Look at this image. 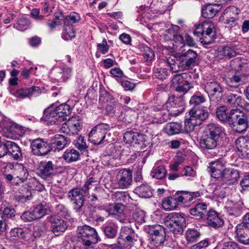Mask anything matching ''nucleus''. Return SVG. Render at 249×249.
Returning <instances> with one entry per match:
<instances>
[{"label": "nucleus", "instance_id": "37", "mask_svg": "<svg viewBox=\"0 0 249 249\" xmlns=\"http://www.w3.org/2000/svg\"><path fill=\"white\" fill-rule=\"evenodd\" d=\"M9 146L8 154L11 155L15 160H18L22 157L21 149L17 143L10 141Z\"/></svg>", "mask_w": 249, "mask_h": 249}, {"label": "nucleus", "instance_id": "2", "mask_svg": "<svg viewBox=\"0 0 249 249\" xmlns=\"http://www.w3.org/2000/svg\"><path fill=\"white\" fill-rule=\"evenodd\" d=\"M166 229L172 232L175 237L181 235L183 227L186 226V219L181 214L172 213L168 214L164 221Z\"/></svg>", "mask_w": 249, "mask_h": 249}, {"label": "nucleus", "instance_id": "31", "mask_svg": "<svg viewBox=\"0 0 249 249\" xmlns=\"http://www.w3.org/2000/svg\"><path fill=\"white\" fill-rule=\"evenodd\" d=\"M214 26L213 24L208 22H203V29H204V42L205 44H210L213 40V37L215 36V32L213 31Z\"/></svg>", "mask_w": 249, "mask_h": 249}, {"label": "nucleus", "instance_id": "32", "mask_svg": "<svg viewBox=\"0 0 249 249\" xmlns=\"http://www.w3.org/2000/svg\"><path fill=\"white\" fill-rule=\"evenodd\" d=\"M105 236L109 239L114 238L117 234L118 226L114 223H109L102 227Z\"/></svg>", "mask_w": 249, "mask_h": 249}, {"label": "nucleus", "instance_id": "35", "mask_svg": "<svg viewBox=\"0 0 249 249\" xmlns=\"http://www.w3.org/2000/svg\"><path fill=\"white\" fill-rule=\"evenodd\" d=\"M133 144L143 149L149 144L148 137L145 134L136 132Z\"/></svg>", "mask_w": 249, "mask_h": 249}, {"label": "nucleus", "instance_id": "19", "mask_svg": "<svg viewBox=\"0 0 249 249\" xmlns=\"http://www.w3.org/2000/svg\"><path fill=\"white\" fill-rule=\"evenodd\" d=\"M203 133L220 140L223 133V129L218 124L211 123L207 125Z\"/></svg>", "mask_w": 249, "mask_h": 249}, {"label": "nucleus", "instance_id": "42", "mask_svg": "<svg viewBox=\"0 0 249 249\" xmlns=\"http://www.w3.org/2000/svg\"><path fill=\"white\" fill-rule=\"evenodd\" d=\"M200 236V232L195 229H189L185 232V238L188 243L196 242Z\"/></svg>", "mask_w": 249, "mask_h": 249}, {"label": "nucleus", "instance_id": "54", "mask_svg": "<svg viewBox=\"0 0 249 249\" xmlns=\"http://www.w3.org/2000/svg\"><path fill=\"white\" fill-rule=\"evenodd\" d=\"M162 207L165 210H172L176 208L177 204L172 196L165 198L162 202Z\"/></svg>", "mask_w": 249, "mask_h": 249}, {"label": "nucleus", "instance_id": "8", "mask_svg": "<svg viewBox=\"0 0 249 249\" xmlns=\"http://www.w3.org/2000/svg\"><path fill=\"white\" fill-rule=\"evenodd\" d=\"M30 147L32 153L37 156H43L52 151L50 141H45L38 138L34 140L31 143Z\"/></svg>", "mask_w": 249, "mask_h": 249}, {"label": "nucleus", "instance_id": "27", "mask_svg": "<svg viewBox=\"0 0 249 249\" xmlns=\"http://www.w3.org/2000/svg\"><path fill=\"white\" fill-rule=\"evenodd\" d=\"M239 177V173L237 170L232 168H226L223 170L222 179L223 181L231 184L237 182Z\"/></svg>", "mask_w": 249, "mask_h": 249}, {"label": "nucleus", "instance_id": "26", "mask_svg": "<svg viewBox=\"0 0 249 249\" xmlns=\"http://www.w3.org/2000/svg\"><path fill=\"white\" fill-rule=\"evenodd\" d=\"M189 115H191L201 124L203 121L209 117V113L206 107L201 108H193L189 111Z\"/></svg>", "mask_w": 249, "mask_h": 249}, {"label": "nucleus", "instance_id": "1", "mask_svg": "<svg viewBox=\"0 0 249 249\" xmlns=\"http://www.w3.org/2000/svg\"><path fill=\"white\" fill-rule=\"evenodd\" d=\"M228 124L234 131L242 133L249 128V115L239 109H232L230 111Z\"/></svg>", "mask_w": 249, "mask_h": 249}, {"label": "nucleus", "instance_id": "64", "mask_svg": "<svg viewBox=\"0 0 249 249\" xmlns=\"http://www.w3.org/2000/svg\"><path fill=\"white\" fill-rule=\"evenodd\" d=\"M135 133L132 131L125 132L124 135V141L126 143L133 144Z\"/></svg>", "mask_w": 249, "mask_h": 249}, {"label": "nucleus", "instance_id": "33", "mask_svg": "<svg viewBox=\"0 0 249 249\" xmlns=\"http://www.w3.org/2000/svg\"><path fill=\"white\" fill-rule=\"evenodd\" d=\"M218 6L216 5L207 4L202 9V16L205 18H213L218 12Z\"/></svg>", "mask_w": 249, "mask_h": 249}, {"label": "nucleus", "instance_id": "55", "mask_svg": "<svg viewBox=\"0 0 249 249\" xmlns=\"http://www.w3.org/2000/svg\"><path fill=\"white\" fill-rule=\"evenodd\" d=\"M166 170L164 166H159L152 172V177L156 179H162L166 175Z\"/></svg>", "mask_w": 249, "mask_h": 249}, {"label": "nucleus", "instance_id": "50", "mask_svg": "<svg viewBox=\"0 0 249 249\" xmlns=\"http://www.w3.org/2000/svg\"><path fill=\"white\" fill-rule=\"evenodd\" d=\"M64 33L62 36L63 39L68 40L69 38L67 37V36L71 38L75 37V32L72 25L67 24L66 23L64 24Z\"/></svg>", "mask_w": 249, "mask_h": 249}, {"label": "nucleus", "instance_id": "21", "mask_svg": "<svg viewBox=\"0 0 249 249\" xmlns=\"http://www.w3.org/2000/svg\"><path fill=\"white\" fill-rule=\"evenodd\" d=\"M41 93L40 89L38 87L32 86L28 88H21L17 91V96L25 98L31 96H37Z\"/></svg>", "mask_w": 249, "mask_h": 249}, {"label": "nucleus", "instance_id": "25", "mask_svg": "<svg viewBox=\"0 0 249 249\" xmlns=\"http://www.w3.org/2000/svg\"><path fill=\"white\" fill-rule=\"evenodd\" d=\"M207 213V205L205 203H198L195 207L190 209V214L199 219L205 218Z\"/></svg>", "mask_w": 249, "mask_h": 249}, {"label": "nucleus", "instance_id": "4", "mask_svg": "<svg viewBox=\"0 0 249 249\" xmlns=\"http://www.w3.org/2000/svg\"><path fill=\"white\" fill-rule=\"evenodd\" d=\"M220 140L203 133L199 144L203 153L208 158L216 156L218 152V145Z\"/></svg>", "mask_w": 249, "mask_h": 249}, {"label": "nucleus", "instance_id": "49", "mask_svg": "<svg viewBox=\"0 0 249 249\" xmlns=\"http://www.w3.org/2000/svg\"><path fill=\"white\" fill-rule=\"evenodd\" d=\"M205 101L206 98L200 92H197L191 97L189 103L190 105L193 106V108H196V106Z\"/></svg>", "mask_w": 249, "mask_h": 249}, {"label": "nucleus", "instance_id": "43", "mask_svg": "<svg viewBox=\"0 0 249 249\" xmlns=\"http://www.w3.org/2000/svg\"><path fill=\"white\" fill-rule=\"evenodd\" d=\"M189 115V118L185 119L184 121V129L185 131L188 133L192 132L195 126L200 125L194 117L191 115Z\"/></svg>", "mask_w": 249, "mask_h": 249}, {"label": "nucleus", "instance_id": "9", "mask_svg": "<svg viewBox=\"0 0 249 249\" xmlns=\"http://www.w3.org/2000/svg\"><path fill=\"white\" fill-rule=\"evenodd\" d=\"M171 116H178L184 110V101L182 97L170 96L166 104Z\"/></svg>", "mask_w": 249, "mask_h": 249}, {"label": "nucleus", "instance_id": "62", "mask_svg": "<svg viewBox=\"0 0 249 249\" xmlns=\"http://www.w3.org/2000/svg\"><path fill=\"white\" fill-rule=\"evenodd\" d=\"M55 213L60 217H65L69 215L68 209L63 204H58L56 206Z\"/></svg>", "mask_w": 249, "mask_h": 249}, {"label": "nucleus", "instance_id": "48", "mask_svg": "<svg viewBox=\"0 0 249 249\" xmlns=\"http://www.w3.org/2000/svg\"><path fill=\"white\" fill-rule=\"evenodd\" d=\"M189 73L177 74L175 75L172 79V84L175 86H179L184 83V82L188 79V77H190Z\"/></svg>", "mask_w": 249, "mask_h": 249}, {"label": "nucleus", "instance_id": "30", "mask_svg": "<svg viewBox=\"0 0 249 249\" xmlns=\"http://www.w3.org/2000/svg\"><path fill=\"white\" fill-rule=\"evenodd\" d=\"M55 109L60 123L67 119L66 117L71 114L72 108L70 106L64 103L58 106L55 105Z\"/></svg>", "mask_w": 249, "mask_h": 249}, {"label": "nucleus", "instance_id": "7", "mask_svg": "<svg viewBox=\"0 0 249 249\" xmlns=\"http://www.w3.org/2000/svg\"><path fill=\"white\" fill-rule=\"evenodd\" d=\"M109 126L107 124L101 123L94 127L89 134V141L94 144H100L106 137Z\"/></svg>", "mask_w": 249, "mask_h": 249}, {"label": "nucleus", "instance_id": "58", "mask_svg": "<svg viewBox=\"0 0 249 249\" xmlns=\"http://www.w3.org/2000/svg\"><path fill=\"white\" fill-rule=\"evenodd\" d=\"M10 141H0V158L3 157L8 154Z\"/></svg>", "mask_w": 249, "mask_h": 249}, {"label": "nucleus", "instance_id": "38", "mask_svg": "<svg viewBox=\"0 0 249 249\" xmlns=\"http://www.w3.org/2000/svg\"><path fill=\"white\" fill-rule=\"evenodd\" d=\"M219 55L223 56L228 58H231L236 55L234 49L229 45L220 46L217 50Z\"/></svg>", "mask_w": 249, "mask_h": 249}, {"label": "nucleus", "instance_id": "47", "mask_svg": "<svg viewBox=\"0 0 249 249\" xmlns=\"http://www.w3.org/2000/svg\"><path fill=\"white\" fill-rule=\"evenodd\" d=\"M27 184L31 191L32 190H36L41 192L45 189L44 185L41 184L36 178H34L29 179Z\"/></svg>", "mask_w": 249, "mask_h": 249}, {"label": "nucleus", "instance_id": "63", "mask_svg": "<svg viewBox=\"0 0 249 249\" xmlns=\"http://www.w3.org/2000/svg\"><path fill=\"white\" fill-rule=\"evenodd\" d=\"M133 218L138 223L142 224L145 222V213L142 210L136 211L133 215Z\"/></svg>", "mask_w": 249, "mask_h": 249}, {"label": "nucleus", "instance_id": "16", "mask_svg": "<svg viewBox=\"0 0 249 249\" xmlns=\"http://www.w3.org/2000/svg\"><path fill=\"white\" fill-rule=\"evenodd\" d=\"M70 142V139L62 135L56 134L50 141L52 151L62 150Z\"/></svg>", "mask_w": 249, "mask_h": 249}, {"label": "nucleus", "instance_id": "34", "mask_svg": "<svg viewBox=\"0 0 249 249\" xmlns=\"http://www.w3.org/2000/svg\"><path fill=\"white\" fill-rule=\"evenodd\" d=\"M154 110L155 113L154 114L155 117L159 119L160 122H167L169 118V115L170 113L168 111V108H165L163 107H155Z\"/></svg>", "mask_w": 249, "mask_h": 249}, {"label": "nucleus", "instance_id": "44", "mask_svg": "<svg viewBox=\"0 0 249 249\" xmlns=\"http://www.w3.org/2000/svg\"><path fill=\"white\" fill-rule=\"evenodd\" d=\"M181 126L180 124L173 123L166 124L164 130L165 132L170 136L179 134L181 132Z\"/></svg>", "mask_w": 249, "mask_h": 249}, {"label": "nucleus", "instance_id": "36", "mask_svg": "<svg viewBox=\"0 0 249 249\" xmlns=\"http://www.w3.org/2000/svg\"><path fill=\"white\" fill-rule=\"evenodd\" d=\"M49 209V206L45 202L37 204L33 209L36 217L37 219L42 218L47 213Z\"/></svg>", "mask_w": 249, "mask_h": 249}, {"label": "nucleus", "instance_id": "14", "mask_svg": "<svg viewBox=\"0 0 249 249\" xmlns=\"http://www.w3.org/2000/svg\"><path fill=\"white\" fill-rule=\"evenodd\" d=\"M116 179L119 188L126 189L132 182V172L130 169H121L117 174Z\"/></svg>", "mask_w": 249, "mask_h": 249}, {"label": "nucleus", "instance_id": "24", "mask_svg": "<svg viewBox=\"0 0 249 249\" xmlns=\"http://www.w3.org/2000/svg\"><path fill=\"white\" fill-rule=\"evenodd\" d=\"M120 238L127 244L133 243L135 240L136 234L134 230L131 228L127 226L122 227L120 233Z\"/></svg>", "mask_w": 249, "mask_h": 249}, {"label": "nucleus", "instance_id": "57", "mask_svg": "<svg viewBox=\"0 0 249 249\" xmlns=\"http://www.w3.org/2000/svg\"><path fill=\"white\" fill-rule=\"evenodd\" d=\"M68 126L70 129V135L71 134H77L80 129V123L76 121V122L73 123L72 120H69L68 121Z\"/></svg>", "mask_w": 249, "mask_h": 249}, {"label": "nucleus", "instance_id": "60", "mask_svg": "<svg viewBox=\"0 0 249 249\" xmlns=\"http://www.w3.org/2000/svg\"><path fill=\"white\" fill-rule=\"evenodd\" d=\"M17 28L18 30L22 31L26 29L30 24L29 20L27 18H21L17 21Z\"/></svg>", "mask_w": 249, "mask_h": 249}, {"label": "nucleus", "instance_id": "13", "mask_svg": "<svg viewBox=\"0 0 249 249\" xmlns=\"http://www.w3.org/2000/svg\"><path fill=\"white\" fill-rule=\"evenodd\" d=\"M49 222L50 230L55 236L62 234L68 228L67 222L55 215L50 216L49 217Z\"/></svg>", "mask_w": 249, "mask_h": 249}, {"label": "nucleus", "instance_id": "40", "mask_svg": "<svg viewBox=\"0 0 249 249\" xmlns=\"http://www.w3.org/2000/svg\"><path fill=\"white\" fill-rule=\"evenodd\" d=\"M79 157V152L74 149H67L63 155V159L68 162L77 161Z\"/></svg>", "mask_w": 249, "mask_h": 249}, {"label": "nucleus", "instance_id": "29", "mask_svg": "<svg viewBox=\"0 0 249 249\" xmlns=\"http://www.w3.org/2000/svg\"><path fill=\"white\" fill-rule=\"evenodd\" d=\"M134 192L141 197L150 198L153 196V189L145 182L138 186Z\"/></svg>", "mask_w": 249, "mask_h": 249}, {"label": "nucleus", "instance_id": "46", "mask_svg": "<svg viewBox=\"0 0 249 249\" xmlns=\"http://www.w3.org/2000/svg\"><path fill=\"white\" fill-rule=\"evenodd\" d=\"M85 196L86 195L84 194L80 188L72 189L69 191L68 194V198L71 201L75 199L79 200V199L85 198L84 196Z\"/></svg>", "mask_w": 249, "mask_h": 249}, {"label": "nucleus", "instance_id": "20", "mask_svg": "<svg viewBox=\"0 0 249 249\" xmlns=\"http://www.w3.org/2000/svg\"><path fill=\"white\" fill-rule=\"evenodd\" d=\"M223 167L224 164L220 160L212 161L209 163L208 171L211 174L212 177L219 178L222 177Z\"/></svg>", "mask_w": 249, "mask_h": 249}, {"label": "nucleus", "instance_id": "22", "mask_svg": "<svg viewBox=\"0 0 249 249\" xmlns=\"http://www.w3.org/2000/svg\"><path fill=\"white\" fill-rule=\"evenodd\" d=\"M179 27L177 25H172V27L166 30L164 34V38L166 40H174L178 42L182 41V35L178 34Z\"/></svg>", "mask_w": 249, "mask_h": 249}, {"label": "nucleus", "instance_id": "61", "mask_svg": "<svg viewBox=\"0 0 249 249\" xmlns=\"http://www.w3.org/2000/svg\"><path fill=\"white\" fill-rule=\"evenodd\" d=\"M192 88H193V86L191 85V83L189 82L187 79L184 82V83L179 86H177L176 88V90L178 92L185 93Z\"/></svg>", "mask_w": 249, "mask_h": 249}, {"label": "nucleus", "instance_id": "3", "mask_svg": "<svg viewBox=\"0 0 249 249\" xmlns=\"http://www.w3.org/2000/svg\"><path fill=\"white\" fill-rule=\"evenodd\" d=\"M77 238L84 245L89 247L97 243L98 236L96 230L87 225L78 227Z\"/></svg>", "mask_w": 249, "mask_h": 249}, {"label": "nucleus", "instance_id": "11", "mask_svg": "<svg viewBox=\"0 0 249 249\" xmlns=\"http://www.w3.org/2000/svg\"><path fill=\"white\" fill-rule=\"evenodd\" d=\"M240 10L234 6L227 7L224 11L222 17L224 24L228 28H232L238 25L239 18L238 15Z\"/></svg>", "mask_w": 249, "mask_h": 249}, {"label": "nucleus", "instance_id": "18", "mask_svg": "<svg viewBox=\"0 0 249 249\" xmlns=\"http://www.w3.org/2000/svg\"><path fill=\"white\" fill-rule=\"evenodd\" d=\"M236 233L238 241L246 245L249 239V226L245 223L238 224L236 227Z\"/></svg>", "mask_w": 249, "mask_h": 249}, {"label": "nucleus", "instance_id": "15", "mask_svg": "<svg viewBox=\"0 0 249 249\" xmlns=\"http://www.w3.org/2000/svg\"><path fill=\"white\" fill-rule=\"evenodd\" d=\"M41 119L47 124H60L54 104H53L45 109Z\"/></svg>", "mask_w": 249, "mask_h": 249}, {"label": "nucleus", "instance_id": "23", "mask_svg": "<svg viewBox=\"0 0 249 249\" xmlns=\"http://www.w3.org/2000/svg\"><path fill=\"white\" fill-rule=\"evenodd\" d=\"M11 233L14 237H18L24 240L28 241L35 238L33 233L26 228H14L11 231Z\"/></svg>", "mask_w": 249, "mask_h": 249}, {"label": "nucleus", "instance_id": "5", "mask_svg": "<svg viewBox=\"0 0 249 249\" xmlns=\"http://www.w3.org/2000/svg\"><path fill=\"white\" fill-rule=\"evenodd\" d=\"M178 60L181 70H189L198 64V54L193 50L189 49L178 55Z\"/></svg>", "mask_w": 249, "mask_h": 249}, {"label": "nucleus", "instance_id": "10", "mask_svg": "<svg viewBox=\"0 0 249 249\" xmlns=\"http://www.w3.org/2000/svg\"><path fill=\"white\" fill-rule=\"evenodd\" d=\"M146 230H147L149 238L155 246H159L163 244L165 240V231L163 227L156 225Z\"/></svg>", "mask_w": 249, "mask_h": 249}, {"label": "nucleus", "instance_id": "51", "mask_svg": "<svg viewBox=\"0 0 249 249\" xmlns=\"http://www.w3.org/2000/svg\"><path fill=\"white\" fill-rule=\"evenodd\" d=\"M96 183L97 181L95 179V178L91 177L85 182L83 186L80 189L84 194L87 196L89 194V190L91 188L95 187V186L97 185Z\"/></svg>", "mask_w": 249, "mask_h": 249}, {"label": "nucleus", "instance_id": "28", "mask_svg": "<svg viewBox=\"0 0 249 249\" xmlns=\"http://www.w3.org/2000/svg\"><path fill=\"white\" fill-rule=\"evenodd\" d=\"M208 224L213 228H217L223 225V221L219 217L216 212L213 210L207 211L206 213Z\"/></svg>", "mask_w": 249, "mask_h": 249}, {"label": "nucleus", "instance_id": "39", "mask_svg": "<svg viewBox=\"0 0 249 249\" xmlns=\"http://www.w3.org/2000/svg\"><path fill=\"white\" fill-rule=\"evenodd\" d=\"M14 176H16V179H18L20 182L22 183L27 180L29 176L28 171L25 167L20 164L16 169Z\"/></svg>", "mask_w": 249, "mask_h": 249}, {"label": "nucleus", "instance_id": "41", "mask_svg": "<svg viewBox=\"0 0 249 249\" xmlns=\"http://www.w3.org/2000/svg\"><path fill=\"white\" fill-rule=\"evenodd\" d=\"M227 107L225 106H222L217 108L216 115L217 118L222 122L224 123H229L230 119V112L227 113Z\"/></svg>", "mask_w": 249, "mask_h": 249}, {"label": "nucleus", "instance_id": "45", "mask_svg": "<svg viewBox=\"0 0 249 249\" xmlns=\"http://www.w3.org/2000/svg\"><path fill=\"white\" fill-rule=\"evenodd\" d=\"M124 206L121 203L110 204L107 207V211L109 214L119 215L124 213Z\"/></svg>", "mask_w": 249, "mask_h": 249}, {"label": "nucleus", "instance_id": "12", "mask_svg": "<svg viewBox=\"0 0 249 249\" xmlns=\"http://www.w3.org/2000/svg\"><path fill=\"white\" fill-rule=\"evenodd\" d=\"M57 167L51 160L41 162L36 172L37 174L43 179L52 177L57 173Z\"/></svg>", "mask_w": 249, "mask_h": 249}, {"label": "nucleus", "instance_id": "56", "mask_svg": "<svg viewBox=\"0 0 249 249\" xmlns=\"http://www.w3.org/2000/svg\"><path fill=\"white\" fill-rule=\"evenodd\" d=\"M168 74V72L167 69L160 68H157L155 70L154 75L155 78H157L160 80H163L166 78Z\"/></svg>", "mask_w": 249, "mask_h": 249}, {"label": "nucleus", "instance_id": "53", "mask_svg": "<svg viewBox=\"0 0 249 249\" xmlns=\"http://www.w3.org/2000/svg\"><path fill=\"white\" fill-rule=\"evenodd\" d=\"M184 203H187L192 201L200 196L199 192H189L182 191Z\"/></svg>", "mask_w": 249, "mask_h": 249}, {"label": "nucleus", "instance_id": "59", "mask_svg": "<svg viewBox=\"0 0 249 249\" xmlns=\"http://www.w3.org/2000/svg\"><path fill=\"white\" fill-rule=\"evenodd\" d=\"M21 218L25 222H32L37 220L33 211L24 212L21 215Z\"/></svg>", "mask_w": 249, "mask_h": 249}, {"label": "nucleus", "instance_id": "17", "mask_svg": "<svg viewBox=\"0 0 249 249\" xmlns=\"http://www.w3.org/2000/svg\"><path fill=\"white\" fill-rule=\"evenodd\" d=\"M225 102L228 106L232 107L238 108L242 107L244 105V100L239 95L230 93L225 96Z\"/></svg>", "mask_w": 249, "mask_h": 249}, {"label": "nucleus", "instance_id": "6", "mask_svg": "<svg viewBox=\"0 0 249 249\" xmlns=\"http://www.w3.org/2000/svg\"><path fill=\"white\" fill-rule=\"evenodd\" d=\"M204 90L208 94L212 103H218L223 95V89L221 84L216 81L207 82L204 86Z\"/></svg>", "mask_w": 249, "mask_h": 249}, {"label": "nucleus", "instance_id": "52", "mask_svg": "<svg viewBox=\"0 0 249 249\" xmlns=\"http://www.w3.org/2000/svg\"><path fill=\"white\" fill-rule=\"evenodd\" d=\"M167 63L170 67V71L173 72H176L182 70L181 67L179 66V61L178 60V56L174 57V58H169Z\"/></svg>", "mask_w": 249, "mask_h": 249}]
</instances>
